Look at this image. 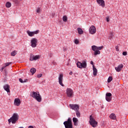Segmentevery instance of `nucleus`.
I'll return each mask as SVG.
<instances>
[{"label":"nucleus","instance_id":"nucleus-31","mask_svg":"<svg viewBox=\"0 0 128 128\" xmlns=\"http://www.w3.org/2000/svg\"><path fill=\"white\" fill-rule=\"evenodd\" d=\"M112 93H106V98L112 97Z\"/></svg>","mask_w":128,"mask_h":128},{"label":"nucleus","instance_id":"nucleus-21","mask_svg":"<svg viewBox=\"0 0 128 128\" xmlns=\"http://www.w3.org/2000/svg\"><path fill=\"white\" fill-rule=\"evenodd\" d=\"M77 30L79 34H84V30H82V29L80 28H78Z\"/></svg>","mask_w":128,"mask_h":128},{"label":"nucleus","instance_id":"nucleus-16","mask_svg":"<svg viewBox=\"0 0 128 128\" xmlns=\"http://www.w3.org/2000/svg\"><path fill=\"white\" fill-rule=\"evenodd\" d=\"M124 68V65L122 64H120L118 66V67L115 68V70L116 72H118L122 70V68Z\"/></svg>","mask_w":128,"mask_h":128},{"label":"nucleus","instance_id":"nucleus-39","mask_svg":"<svg viewBox=\"0 0 128 128\" xmlns=\"http://www.w3.org/2000/svg\"><path fill=\"white\" fill-rule=\"evenodd\" d=\"M112 36H114V34H112V32L110 33V38H112Z\"/></svg>","mask_w":128,"mask_h":128},{"label":"nucleus","instance_id":"nucleus-29","mask_svg":"<svg viewBox=\"0 0 128 128\" xmlns=\"http://www.w3.org/2000/svg\"><path fill=\"white\" fill-rule=\"evenodd\" d=\"M12 62H6L4 64V68H6V66H8L10 64H11Z\"/></svg>","mask_w":128,"mask_h":128},{"label":"nucleus","instance_id":"nucleus-5","mask_svg":"<svg viewBox=\"0 0 128 128\" xmlns=\"http://www.w3.org/2000/svg\"><path fill=\"white\" fill-rule=\"evenodd\" d=\"M76 66L79 68H86V62L82 61V62H78Z\"/></svg>","mask_w":128,"mask_h":128},{"label":"nucleus","instance_id":"nucleus-34","mask_svg":"<svg viewBox=\"0 0 128 128\" xmlns=\"http://www.w3.org/2000/svg\"><path fill=\"white\" fill-rule=\"evenodd\" d=\"M36 12H38V14H40V8H38V9L36 10Z\"/></svg>","mask_w":128,"mask_h":128},{"label":"nucleus","instance_id":"nucleus-35","mask_svg":"<svg viewBox=\"0 0 128 128\" xmlns=\"http://www.w3.org/2000/svg\"><path fill=\"white\" fill-rule=\"evenodd\" d=\"M42 74L37 75V78H42Z\"/></svg>","mask_w":128,"mask_h":128},{"label":"nucleus","instance_id":"nucleus-18","mask_svg":"<svg viewBox=\"0 0 128 128\" xmlns=\"http://www.w3.org/2000/svg\"><path fill=\"white\" fill-rule=\"evenodd\" d=\"M4 88L5 90L7 92H10V85L8 84H6L4 86Z\"/></svg>","mask_w":128,"mask_h":128},{"label":"nucleus","instance_id":"nucleus-36","mask_svg":"<svg viewBox=\"0 0 128 128\" xmlns=\"http://www.w3.org/2000/svg\"><path fill=\"white\" fill-rule=\"evenodd\" d=\"M128 54V52H122V55L123 56H126Z\"/></svg>","mask_w":128,"mask_h":128},{"label":"nucleus","instance_id":"nucleus-44","mask_svg":"<svg viewBox=\"0 0 128 128\" xmlns=\"http://www.w3.org/2000/svg\"><path fill=\"white\" fill-rule=\"evenodd\" d=\"M28 128H34V126H28Z\"/></svg>","mask_w":128,"mask_h":128},{"label":"nucleus","instance_id":"nucleus-22","mask_svg":"<svg viewBox=\"0 0 128 128\" xmlns=\"http://www.w3.org/2000/svg\"><path fill=\"white\" fill-rule=\"evenodd\" d=\"M30 72L31 74H32L33 75L34 74L36 73V68H32L30 70Z\"/></svg>","mask_w":128,"mask_h":128},{"label":"nucleus","instance_id":"nucleus-40","mask_svg":"<svg viewBox=\"0 0 128 128\" xmlns=\"http://www.w3.org/2000/svg\"><path fill=\"white\" fill-rule=\"evenodd\" d=\"M106 22H110V17L106 18Z\"/></svg>","mask_w":128,"mask_h":128},{"label":"nucleus","instance_id":"nucleus-6","mask_svg":"<svg viewBox=\"0 0 128 128\" xmlns=\"http://www.w3.org/2000/svg\"><path fill=\"white\" fill-rule=\"evenodd\" d=\"M66 94L68 98H72V96H74V91L70 88H67L66 90Z\"/></svg>","mask_w":128,"mask_h":128},{"label":"nucleus","instance_id":"nucleus-9","mask_svg":"<svg viewBox=\"0 0 128 128\" xmlns=\"http://www.w3.org/2000/svg\"><path fill=\"white\" fill-rule=\"evenodd\" d=\"M69 106H70V108H72V110H75L76 112L80 110V106H78V104H70Z\"/></svg>","mask_w":128,"mask_h":128},{"label":"nucleus","instance_id":"nucleus-25","mask_svg":"<svg viewBox=\"0 0 128 128\" xmlns=\"http://www.w3.org/2000/svg\"><path fill=\"white\" fill-rule=\"evenodd\" d=\"M16 52H18V51L16 50H14L10 54L12 56H15L16 54Z\"/></svg>","mask_w":128,"mask_h":128},{"label":"nucleus","instance_id":"nucleus-32","mask_svg":"<svg viewBox=\"0 0 128 128\" xmlns=\"http://www.w3.org/2000/svg\"><path fill=\"white\" fill-rule=\"evenodd\" d=\"M112 97H106V100L107 102H110L112 100Z\"/></svg>","mask_w":128,"mask_h":128},{"label":"nucleus","instance_id":"nucleus-19","mask_svg":"<svg viewBox=\"0 0 128 128\" xmlns=\"http://www.w3.org/2000/svg\"><path fill=\"white\" fill-rule=\"evenodd\" d=\"M72 120L74 124V126H78V118H73Z\"/></svg>","mask_w":128,"mask_h":128},{"label":"nucleus","instance_id":"nucleus-4","mask_svg":"<svg viewBox=\"0 0 128 128\" xmlns=\"http://www.w3.org/2000/svg\"><path fill=\"white\" fill-rule=\"evenodd\" d=\"M64 124L66 128H74L72 126V119L68 118L67 121H65L64 122Z\"/></svg>","mask_w":128,"mask_h":128},{"label":"nucleus","instance_id":"nucleus-12","mask_svg":"<svg viewBox=\"0 0 128 128\" xmlns=\"http://www.w3.org/2000/svg\"><path fill=\"white\" fill-rule=\"evenodd\" d=\"M38 32H40V30H36V31L34 32L27 31V34L29 36H34V34H38Z\"/></svg>","mask_w":128,"mask_h":128},{"label":"nucleus","instance_id":"nucleus-30","mask_svg":"<svg viewBox=\"0 0 128 128\" xmlns=\"http://www.w3.org/2000/svg\"><path fill=\"white\" fill-rule=\"evenodd\" d=\"M112 80V76H109L108 80V82L110 83V82Z\"/></svg>","mask_w":128,"mask_h":128},{"label":"nucleus","instance_id":"nucleus-42","mask_svg":"<svg viewBox=\"0 0 128 128\" xmlns=\"http://www.w3.org/2000/svg\"><path fill=\"white\" fill-rule=\"evenodd\" d=\"M90 64H92V68H94V62H92V61H91L90 62Z\"/></svg>","mask_w":128,"mask_h":128},{"label":"nucleus","instance_id":"nucleus-45","mask_svg":"<svg viewBox=\"0 0 128 128\" xmlns=\"http://www.w3.org/2000/svg\"><path fill=\"white\" fill-rule=\"evenodd\" d=\"M67 66H68V64H67Z\"/></svg>","mask_w":128,"mask_h":128},{"label":"nucleus","instance_id":"nucleus-26","mask_svg":"<svg viewBox=\"0 0 128 128\" xmlns=\"http://www.w3.org/2000/svg\"><path fill=\"white\" fill-rule=\"evenodd\" d=\"M19 82H20L22 84H24V82H28V79H24V80H23L22 79L20 78L19 79Z\"/></svg>","mask_w":128,"mask_h":128},{"label":"nucleus","instance_id":"nucleus-38","mask_svg":"<svg viewBox=\"0 0 128 128\" xmlns=\"http://www.w3.org/2000/svg\"><path fill=\"white\" fill-rule=\"evenodd\" d=\"M6 67H4V66L3 67H2L1 69H0V72H2V70H4V69Z\"/></svg>","mask_w":128,"mask_h":128},{"label":"nucleus","instance_id":"nucleus-17","mask_svg":"<svg viewBox=\"0 0 128 128\" xmlns=\"http://www.w3.org/2000/svg\"><path fill=\"white\" fill-rule=\"evenodd\" d=\"M93 74L94 76H96V74H98V69L96 68L94 65H93Z\"/></svg>","mask_w":128,"mask_h":128},{"label":"nucleus","instance_id":"nucleus-7","mask_svg":"<svg viewBox=\"0 0 128 128\" xmlns=\"http://www.w3.org/2000/svg\"><path fill=\"white\" fill-rule=\"evenodd\" d=\"M40 55H34L32 54H30V60H40Z\"/></svg>","mask_w":128,"mask_h":128},{"label":"nucleus","instance_id":"nucleus-27","mask_svg":"<svg viewBox=\"0 0 128 128\" xmlns=\"http://www.w3.org/2000/svg\"><path fill=\"white\" fill-rule=\"evenodd\" d=\"M76 114L77 118H80V111H78V110L76 111Z\"/></svg>","mask_w":128,"mask_h":128},{"label":"nucleus","instance_id":"nucleus-41","mask_svg":"<svg viewBox=\"0 0 128 128\" xmlns=\"http://www.w3.org/2000/svg\"><path fill=\"white\" fill-rule=\"evenodd\" d=\"M68 50V48L64 47V52H66Z\"/></svg>","mask_w":128,"mask_h":128},{"label":"nucleus","instance_id":"nucleus-2","mask_svg":"<svg viewBox=\"0 0 128 128\" xmlns=\"http://www.w3.org/2000/svg\"><path fill=\"white\" fill-rule=\"evenodd\" d=\"M18 120V114L16 113H14L10 118L8 120L9 124H10V122L16 124Z\"/></svg>","mask_w":128,"mask_h":128},{"label":"nucleus","instance_id":"nucleus-37","mask_svg":"<svg viewBox=\"0 0 128 128\" xmlns=\"http://www.w3.org/2000/svg\"><path fill=\"white\" fill-rule=\"evenodd\" d=\"M116 48L117 52H120V50L118 49V46H116Z\"/></svg>","mask_w":128,"mask_h":128},{"label":"nucleus","instance_id":"nucleus-11","mask_svg":"<svg viewBox=\"0 0 128 128\" xmlns=\"http://www.w3.org/2000/svg\"><path fill=\"white\" fill-rule=\"evenodd\" d=\"M96 32V26H92L89 28V32L91 34H94Z\"/></svg>","mask_w":128,"mask_h":128},{"label":"nucleus","instance_id":"nucleus-1","mask_svg":"<svg viewBox=\"0 0 128 128\" xmlns=\"http://www.w3.org/2000/svg\"><path fill=\"white\" fill-rule=\"evenodd\" d=\"M30 96L33 98H35V100H37V102H42V96H40V92H31Z\"/></svg>","mask_w":128,"mask_h":128},{"label":"nucleus","instance_id":"nucleus-14","mask_svg":"<svg viewBox=\"0 0 128 128\" xmlns=\"http://www.w3.org/2000/svg\"><path fill=\"white\" fill-rule=\"evenodd\" d=\"M97 3L99 6H102V8H104L106 6V4L104 3V0H96Z\"/></svg>","mask_w":128,"mask_h":128},{"label":"nucleus","instance_id":"nucleus-15","mask_svg":"<svg viewBox=\"0 0 128 128\" xmlns=\"http://www.w3.org/2000/svg\"><path fill=\"white\" fill-rule=\"evenodd\" d=\"M14 104L16 106H20V100L18 98H15Z\"/></svg>","mask_w":128,"mask_h":128},{"label":"nucleus","instance_id":"nucleus-33","mask_svg":"<svg viewBox=\"0 0 128 128\" xmlns=\"http://www.w3.org/2000/svg\"><path fill=\"white\" fill-rule=\"evenodd\" d=\"M80 42V41H78V39H76L75 40H74V44H78Z\"/></svg>","mask_w":128,"mask_h":128},{"label":"nucleus","instance_id":"nucleus-13","mask_svg":"<svg viewBox=\"0 0 128 128\" xmlns=\"http://www.w3.org/2000/svg\"><path fill=\"white\" fill-rule=\"evenodd\" d=\"M102 48H104V46H92V49L93 51H96V50H100Z\"/></svg>","mask_w":128,"mask_h":128},{"label":"nucleus","instance_id":"nucleus-24","mask_svg":"<svg viewBox=\"0 0 128 128\" xmlns=\"http://www.w3.org/2000/svg\"><path fill=\"white\" fill-rule=\"evenodd\" d=\"M6 6L8 8H10V6H12V3L10 2H7L6 4Z\"/></svg>","mask_w":128,"mask_h":128},{"label":"nucleus","instance_id":"nucleus-43","mask_svg":"<svg viewBox=\"0 0 128 128\" xmlns=\"http://www.w3.org/2000/svg\"><path fill=\"white\" fill-rule=\"evenodd\" d=\"M69 74H70V76H72V72H70Z\"/></svg>","mask_w":128,"mask_h":128},{"label":"nucleus","instance_id":"nucleus-10","mask_svg":"<svg viewBox=\"0 0 128 128\" xmlns=\"http://www.w3.org/2000/svg\"><path fill=\"white\" fill-rule=\"evenodd\" d=\"M62 80H64V74H60L58 77L59 84L62 86H64V85L62 84Z\"/></svg>","mask_w":128,"mask_h":128},{"label":"nucleus","instance_id":"nucleus-8","mask_svg":"<svg viewBox=\"0 0 128 128\" xmlns=\"http://www.w3.org/2000/svg\"><path fill=\"white\" fill-rule=\"evenodd\" d=\"M38 42V39H36V38H32L31 40V46L32 48H36Z\"/></svg>","mask_w":128,"mask_h":128},{"label":"nucleus","instance_id":"nucleus-28","mask_svg":"<svg viewBox=\"0 0 128 128\" xmlns=\"http://www.w3.org/2000/svg\"><path fill=\"white\" fill-rule=\"evenodd\" d=\"M62 20H63V22H68V17L66 16H63Z\"/></svg>","mask_w":128,"mask_h":128},{"label":"nucleus","instance_id":"nucleus-3","mask_svg":"<svg viewBox=\"0 0 128 128\" xmlns=\"http://www.w3.org/2000/svg\"><path fill=\"white\" fill-rule=\"evenodd\" d=\"M89 123L92 128H96L98 126V122L96 120V119L92 115L90 116Z\"/></svg>","mask_w":128,"mask_h":128},{"label":"nucleus","instance_id":"nucleus-23","mask_svg":"<svg viewBox=\"0 0 128 128\" xmlns=\"http://www.w3.org/2000/svg\"><path fill=\"white\" fill-rule=\"evenodd\" d=\"M94 52V56H98V54H100V52L98 50H95V51Z\"/></svg>","mask_w":128,"mask_h":128},{"label":"nucleus","instance_id":"nucleus-20","mask_svg":"<svg viewBox=\"0 0 128 128\" xmlns=\"http://www.w3.org/2000/svg\"><path fill=\"white\" fill-rule=\"evenodd\" d=\"M110 118H111V120H116V114L112 113L109 116Z\"/></svg>","mask_w":128,"mask_h":128}]
</instances>
